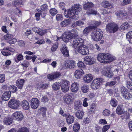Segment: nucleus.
Listing matches in <instances>:
<instances>
[{
    "label": "nucleus",
    "instance_id": "9d476101",
    "mask_svg": "<svg viewBox=\"0 0 132 132\" xmlns=\"http://www.w3.org/2000/svg\"><path fill=\"white\" fill-rule=\"evenodd\" d=\"M69 83V81L67 80H62L61 82V89L63 92L66 93L69 89L68 85Z\"/></svg>",
    "mask_w": 132,
    "mask_h": 132
},
{
    "label": "nucleus",
    "instance_id": "f704fd0d",
    "mask_svg": "<svg viewBox=\"0 0 132 132\" xmlns=\"http://www.w3.org/2000/svg\"><path fill=\"white\" fill-rule=\"evenodd\" d=\"M61 86V84L59 82L55 83L52 86L53 89L54 90H57L59 89Z\"/></svg>",
    "mask_w": 132,
    "mask_h": 132
},
{
    "label": "nucleus",
    "instance_id": "338daca9",
    "mask_svg": "<svg viewBox=\"0 0 132 132\" xmlns=\"http://www.w3.org/2000/svg\"><path fill=\"white\" fill-rule=\"evenodd\" d=\"M53 74L55 79L58 78L61 75L60 73V72H56L53 73Z\"/></svg>",
    "mask_w": 132,
    "mask_h": 132
},
{
    "label": "nucleus",
    "instance_id": "603ef678",
    "mask_svg": "<svg viewBox=\"0 0 132 132\" xmlns=\"http://www.w3.org/2000/svg\"><path fill=\"white\" fill-rule=\"evenodd\" d=\"M13 38V36L12 35L8 33L4 35V39L6 40H7Z\"/></svg>",
    "mask_w": 132,
    "mask_h": 132
},
{
    "label": "nucleus",
    "instance_id": "de8ad7c7",
    "mask_svg": "<svg viewBox=\"0 0 132 132\" xmlns=\"http://www.w3.org/2000/svg\"><path fill=\"white\" fill-rule=\"evenodd\" d=\"M71 35H73V38H74L78 35V33L76 29H74L72 30Z\"/></svg>",
    "mask_w": 132,
    "mask_h": 132
},
{
    "label": "nucleus",
    "instance_id": "4c0bfd02",
    "mask_svg": "<svg viewBox=\"0 0 132 132\" xmlns=\"http://www.w3.org/2000/svg\"><path fill=\"white\" fill-rule=\"evenodd\" d=\"M8 89L9 90L8 92H10L11 93H14L17 90V87L13 85L10 86L8 87Z\"/></svg>",
    "mask_w": 132,
    "mask_h": 132
},
{
    "label": "nucleus",
    "instance_id": "e433bc0d",
    "mask_svg": "<svg viewBox=\"0 0 132 132\" xmlns=\"http://www.w3.org/2000/svg\"><path fill=\"white\" fill-rule=\"evenodd\" d=\"M126 38L129 42L132 44V31L128 32L127 34Z\"/></svg>",
    "mask_w": 132,
    "mask_h": 132
},
{
    "label": "nucleus",
    "instance_id": "49530a36",
    "mask_svg": "<svg viewBox=\"0 0 132 132\" xmlns=\"http://www.w3.org/2000/svg\"><path fill=\"white\" fill-rule=\"evenodd\" d=\"M110 104L113 106L116 107L117 105L118 102L114 98H112L110 102Z\"/></svg>",
    "mask_w": 132,
    "mask_h": 132
},
{
    "label": "nucleus",
    "instance_id": "423d86ee",
    "mask_svg": "<svg viewBox=\"0 0 132 132\" xmlns=\"http://www.w3.org/2000/svg\"><path fill=\"white\" fill-rule=\"evenodd\" d=\"M121 90V94L123 98L126 100H129L132 97V95L125 87H122Z\"/></svg>",
    "mask_w": 132,
    "mask_h": 132
},
{
    "label": "nucleus",
    "instance_id": "6e6552de",
    "mask_svg": "<svg viewBox=\"0 0 132 132\" xmlns=\"http://www.w3.org/2000/svg\"><path fill=\"white\" fill-rule=\"evenodd\" d=\"M84 42L83 40L80 38H76L73 41V46L77 50L78 48V47L83 45Z\"/></svg>",
    "mask_w": 132,
    "mask_h": 132
},
{
    "label": "nucleus",
    "instance_id": "6e6d98bb",
    "mask_svg": "<svg viewBox=\"0 0 132 132\" xmlns=\"http://www.w3.org/2000/svg\"><path fill=\"white\" fill-rule=\"evenodd\" d=\"M107 67L104 68L102 71V74L104 76L107 77Z\"/></svg>",
    "mask_w": 132,
    "mask_h": 132
},
{
    "label": "nucleus",
    "instance_id": "f3484780",
    "mask_svg": "<svg viewBox=\"0 0 132 132\" xmlns=\"http://www.w3.org/2000/svg\"><path fill=\"white\" fill-rule=\"evenodd\" d=\"M3 50L4 51H2L1 53L3 55L5 56L9 55L11 54L10 52H9L8 51L13 52L14 51L13 49L8 47L4 48Z\"/></svg>",
    "mask_w": 132,
    "mask_h": 132
},
{
    "label": "nucleus",
    "instance_id": "0eeeda50",
    "mask_svg": "<svg viewBox=\"0 0 132 132\" xmlns=\"http://www.w3.org/2000/svg\"><path fill=\"white\" fill-rule=\"evenodd\" d=\"M118 26L116 23L112 22L109 23L108 24V29L110 33H115L118 31Z\"/></svg>",
    "mask_w": 132,
    "mask_h": 132
},
{
    "label": "nucleus",
    "instance_id": "37998d69",
    "mask_svg": "<svg viewBox=\"0 0 132 132\" xmlns=\"http://www.w3.org/2000/svg\"><path fill=\"white\" fill-rule=\"evenodd\" d=\"M126 87L131 90L132 88V82L130 81H126Z\"/></svg>",
    "mask_w": 132,
    "mask_h": 132
},
{
    "label": "nucleus",
    "instance_id": "69168bd1",
    "mask_svg": "<svg viewBox=\"0 0 132 132\" xmlns=\"http://www.w3.org/2000/svg\"><path fill=\"white\" fill-rule=\"evenodd\" d=\"M47 78L48 79L50 80H52L55 79L53 73L48 75L47 76Z\"/></svg>",
    "mask_w": 132,
    "mask_h": 132
},
{
    "label": "nucleus",
    "instance_id": "58836bf2",
    "mask_svg": "<svg viewBox=\"0 0 132 132\" xmlns=\"http://www.w3.org/2000/svg\"><path fill=\"white\" fill-rule=\"evenodd\" d=\"M89 87L88 86L84 85L81 87V89L82 91L84 93H86L88 91Z\"/></svg>",
    "mask_w": 132,
    "mask_h": 132
},
{
    "label": "nucleus",
    "instance_id": "dca6fc26",
    "mask_svg": "<svg viewBox=\"0 0 132 132\" xmlns=\"http://www.w3.org/2000/svg\"><path fill=\"white\" fill-rule=\"evenodd\" d=\"M75 62L73 60H67L65 61L64 64L65 67L67 68H74L75 67Z\"/></svg>",
    "mask_w": 132,
    "mask_h": 132
},
{
    "label": "nucleus",
    "instance_id": "5fc2aeb1",
    "mask_svg": "<svg viewBox=\"0 0 132 132\" xmlns=\"http://www.w3.org/2000/svg\"><path fill=\"white\" fill-rule=\"evenodd\" d=\"M28 130L26 127H22L19 129L17 132H28Z\"/></svg>",
    "mask_w": 132,
    "mask_h": 132
},
{
    "label": "nucleus",
    "instance_id": "a211bd4d",
    "mask_svg": "<svg viewBox=\"0 0 132 132\" xmlns=\"http://www.w3.org/2000/svg\"><path fill=\"white\" fill-rule=\"evenodd\" d=\"M79 88V84L78 83L75 82L72 84L70 90L73 92L76 93L78 91Z\"/></svg>",
    "mask_w": 132,
    "mask_h": 132
},
{
    "label": "nucleus",
    "instance_id": "864d4df0",
    "mask_svg": "<svg viewBox=\"0 0 132 132\" xmlns=\"http://www.w3.org/2000/svg\"><path fill=\"white\" fill-rule=\"evenodd\" d=\"M107 54L105 53H101L98 54L97 58H105L107 57Z\"/></svg>",
    "mask_w": 132,
    "mask_h": 132
},
{
    "label": "nucleus",
    "instance_id": "1a4fd4ad",
    "mask_svg": "<svg viewBox=\"0 0 132 132\" xmlns=\"http://www.w3.org/2000/svg\"><path fill=\"white\" fill-rule=\"evenodd\" d=\"M73 35H71V32L70 31H66L62 36L63 40L65 42H68L70 40L73 38Z\"/></svg>",
    "mask_w": 132,
    "mask_h": 132
},
{
    "label": "nucleus",
    "instance_id": "2f4dec72",
    "mask_svg": "<svg viewBox=\"0 0 132 132\" xmlns=\"http://www.w3.org/2000/svg\"><path fill=\"white\" fill-rule=\"evenodd\" d=\"M13 120L9 117H5L4 120V123L6 125H9L11 124Z\"/></svg>",
    "mask_w": 132,
    "mask_h": 132
},
{
    "label": "nucleus",
    "instance_id": "bb28decb",
    "mask_svg": "<svg viewBox=\"0 0 132 132\" xmlns=\"http://www.w3.org/2000/svg\"><path fill=\"white\" fill-rule=\"evenodd\" d=\"M81 102L80 101H76L74 102V109L76 110H79L81 105Z\"/></svg>",
    "mask_w": 132,
    "mask_h": 132
},
{
    "label": "nucleus",
    "instance_id": "20e7f679",
    "mask_svg": "<svg viewBox=\"0 0 132 132\" xmlns=\"http://www.w3.org/2000/svg\"><path fill=\"white\" fill-rule=\"evenodd\" d=\"M103 81V80L102 78H99L95 79L91 83V87L94 89L98 88Z\"/></svg>",
    "mask_w": 132,
    "mask_h": 132
},
{
    "label": "nucleus",
    "instance_id": "052dcab7",
    "mask_svg": "<svg viewBox=\"0 0 132 132\" xmlns=\"http://www.w3.org/2000/svg\"><path fill=\"white\" fill-rule=\"evenodd\" d=\"M29 62L27 61H24L21 64L24 67H27L29 65Z\"/></svg>",
    "mask_w": 132,
    "mask_h": 132
},
{
    "label": "nucleus",
    "instance_id": "8fccbe9b",
    "mask_svg": "<svg viewBox=\"0 0 132 132\" xmlns=\"http://www.w3.org/2000/svg\"><path fill=\"white\" fill-rule=\"evenodd\" d=\"M58 45V44L57 42H56L54 43L51 47V51L52 52L55 51L57 48Z\"/></svg>",
    "mask_w": 132,
    "mask_h": 132
},
{
    "label": "nucleus",
    "instance_id": "13d9d810",
    "mask_svg": "<svg viewBox=\"0 0 132 132\" xmlns=\"http://www.w3.org/2000/svg\"><path fill=\"white\" fill-rule=\"evenodd\" d=\"M5 80V75L4 74H0V83L3 82Z\"/></svg>",
    "mask_w": 132,
    "mask_h": 132
},
{
    "label": "nucleus",
    "instance_id": "774afa93",
    "mask_svg": "<svg viewBox=\"0 0 132 132\" xmlns=\"http://www.w3.org/2000/svg\"><path fill=\"white\" fill-rule=\"evenodd\" d=\"M90 110L91 111H94L96 109V106L95 104H93L90 105Z\"/></svg>",
    "mask_w": 132,
    "mask_h": 132
},
{
    "label": "nucleus",
    "instance_id": "c9c22d12",
    "mask_svg": "<svg viewBox=\"0 0 132 132\" xmlns=\"http://www.w3.org/2000/svg\"><path fill=\"white\" fill-rule=\"evenodd\" d=\"M130 26L128 24V23L125 22L123 23L120 26V28L121 29L125 30L128 29L130 27Z\"/></svg>",
    "mask_w": 132,
    "mask_h": 132
},
{
    "label": "nucleus",
    "instance_id": "3c124183",
    "mask_svg": "<svg viewBox=\"0 0 132 132\" xmlns=\"http://www.w3.org/2000/svg\"><path fill=\"white\" fill-rule=\"evenodd\" d=\"M50 12L52 15H54L57 13L56 10L55 8H52L50 10Z\"/></svg>",
    "mask_w": 132,
    "mask_h": 132
},
{
    "label": "nucleus",
    "instance_id": "680f3d73",
    "mask_svg": "<svg viewBox=\"0 0 132 132\" xmlns=\"http://www.w3.org/2000/svg\"><path fill=\"white\" fill-rule=\"evenodd\" d=\"M17 42V40L15 38H13L8 41V43L10 44H15Z\"/></svg>",
    "mask_w": 132,
    "mask_h": 132
},
{
    "label": "nucleus",
    "instance_id": "a18cd8bd",
    "mask_svg": "<svg viewBox=\"0 0 132 132\" xmlns=\"http://www.w3.org/2000/svg\"><path fill=\"white\" fill-rule=\"evenodd\" d=\"M122 48L126 50V51L128 54H129L132 53V48L130 47H127L123 46Z\"/></svg>",
    "mask_w": 132,
    "mask_h": 132
},
{
    "label": "nucleus",
    "instance_id": "4468645a",
    "mask_svg": "<svg viewBox=\"0 0 132 132\" xmlns=\"http://www.w3.org/2000/svg\"><path fill=\"white\" fill-rule=\"evenodd\" d=\"M14 119L19 121L21 120L23 118V115L20 112H14L12 116Z\"/></svg>",
    "mask_w": 132,
    "mask_h": 132
},
{
    "label": "nucleus",
    "instance_id": "cd10ccee",
    "mask_svg": "<svg viewBox=\"0 0 132 132\" xmlns=\"http://www.w3.org/2000/svg\"><path fill=\"white\" fill-rule=\"evenodd\" d=\"M84 62L86 64L91 65L95 63V60L94 58H84Z\"/></svg>",
    "mask_w": 132,
    "mask_h": 132
},
{
    "label": "nucleus",
    "instance_id": "6ab92c4d",
    "mask_svg": "<svg viewBox=\"0 0 132 132\" xmlns=\"http://www.w3.org/2000/svg\"><path fill=\"white\" fill-rule=\"evenodd\" d=\"M60 51L64 56L68 57L69 56V52L66 45H62L60 49Z\"/></svg>",
    "mask_w": 132,
    "mask_h": 132
},
{
    "label": "nucleus",
    "instance_id": "c756f323",
    "mask_svg": "<svg viewBox=\"0 0 132 132\" xmlns=\"http://www.w3.org/2000/svg\"><path fill=\"white\" fill-rule=\"evenodd\" d=\"M46 111V108L45 107H41L38 111L39 114H42L43 117L45 116Z\"/></svg>",
    "mask_w": 132,
    "mask_h": 132
},
{
    "label": "nucleus",
    "instance_id": "f8f14e48",
    "mask_svg": "<svg viewBox=\"0 0 132 132\" xmlns=\"http://www.w3.org/2000/svg\"><path fill=\"white\" fill-rule=\"evenodd\" d=\"M78 47V48L77 50L78 52L81 54L86 55L89 53L87 47L83 44L82 45Z\"/></svg>",
    "mask_w": 132,
    "mask_h": 132
},
{
    "label": "nucleus",
    "instance_id": "ea45409f",
    "mask_svg": "<svg viewBox=\"0 0 132 132\" xmlns=\"http://www.w3.org/2000/svg\"><path fill=\"white\" fill-rule=\"evenodd\" d=\"M80 125L78 123L76 122L74 125L73 129V130L75 132H77L80 129Z\"/></svg>",
    "mask_w": 132,
    "mask_h": 132
},
{
    "label": "nucleus",
    "instance_id": "0e129e2a",
    "mask_svg": "<svg viewBox=\"0 0 132 132\" xmlns=\"http://www.w3.org/2000/svg\"><path fill=\"white\" fill-rule=\"evenodd\" d=\"M87 100L88 99L87 98H85L84 100L82 103V105L86 107L88 105V104L87 102Z\"/></svg>",
    "mask_w": 132,
    "mask_h": 132
},
{
    "label": "nucleus",
    "instance_id": "9b49d317",
    "mask_svg": "<svg viewBox=\"0 0 132 132\" xmlns=\"http://www.w3.org/2000/svg\"><path fill=\"white\" fill-rule=\"evenodd\" d=\"M63 100L66 104L67 105H70L74 101V97L70 95H66L63 97Z\"/></svg>",
    "mask_w": 132,
    "mask_h": 132
},
{
    "label": "nucleus",
    "instance_id": "4d7b16f0",
    "mask_svg": "<svg viewBox=\"0 0 132 132\" xmlns=\"http://www.w3.org/2000/svg\"><path fill=\"white\" fill-rule=\"evenodd\" d=\"M22 1L21 0H17L16 1H14L13 4H14V5L15 6H17L20 5L22 3Z\"/></svg>",
    "mask_w": 132,
    "mask_h": 132
},
{
    "label": "nucleus",
    "instance_id": "393cba45",
    "mask_svg": "<svg viewBox=\"0 0 132 132\" xmlns=\"http://www.w3.org/2000/svg\"><path fill=\"white\" fill-rule=\"evenodd\" d=\"M84 73L83 70H76L75 73V76L76 78L79 79L81 78L82 75Z\"/></svg>",
    "mask_w": 132,
    "mask_h": 132
},
{
    "label": "nucleus",
    "instance_id": "bf43d9fd",
    "mask_svg": "<svg viewBox=\"0 0 132 132\" xmlns=\"http://www.w3.org/2000/svg\"><path fill=\"white\" fill-rule=\"evenodd\" d=\"M97 60L98 61L102 63H106L107 62V60L106 58H97Z\"/></svg>",
    "mask_w": 132,
    "mask_h": 132
},
{
    "label": "nucleus",
    "instance_id": "f03ea898",
    "mask_svg": "<svg viewBox=\"0 0 132 132\" xmlns=\"http://www.w3.org/2000/svg\"><path fill=\"white\" fill-rule=\"evenodd\" d=\"M103 34V32L101 30L97 29L93 31L91 35L92 38L94 40L98 41L102 38Z\"/></svg>",
    "mask_w": 132,
    "mask_h": 132
},
{
    "label": "nucleus",
    "instance_id": "412c9836",
    "mask_svg": "<svg viewBox=\"0 0 132 132\" xmlns=\"http://www.w3.org/2000/svg\"><path fill=\"white\" fill-rule=\"evenodd\" d=\"M25 82V81L23 79H18L16 82V86L18 88L21 89L22 88L24 83Z\"/></svg>",
    "mask_w": 132,
    "mask_h": 132
},
{
    "label": "nucleus",
    "instance_id": "4be33fe9",
    "mask_svg": "<svg viewBox=\"0 0 132 132\" xmlns=\"http://www.w3.org/2000/svg\"><path fill=\"white\" fill-rule=\"evenodd\" d=\"M11 93L10 92H5L3 94L2 97L3 100L7 101L8 100L10 97Z\"/></svg>",
    "mask_w": 132,
    "mask_h": 132
},
{
    "label": "nucleus",
    "instance_id": "c85d7f7f",
    "mask_svg": "<svg viewBox=\"0 0 132 132\" xmlns=\"http://www.w3.org/2000/svg\"><path fill=\"white\" fill-rule=\"evenodd\" d=\"M77 110V111L75 113L76 116L78 119H82L84 116V112L81 109H79Z\"/></svg>",
    "mask_w": 132,
    "mask_h": 132
},
{
    "label": "nucleus",
    "instance_id": "a878e982",
    "mask_svg": "<svg viewBox=\"0 0 132 132\" xmlns=\"http://www.w3.org/2000/svg\"><path fill=\"white\" fill-rule=\"evenodd\" d=\"M94 26H90L85 28L83 31L84 35L85 36L87 35L91 31V30L94 29Z\"/></svg>",
    "mask_w": 132,
    "mask_h": 132
},
{
    "label": "nucleus",
    "instance_id": "f257e3e1",
    "mask_svg": "<svg viewBox=\"0 0 132 132\" xmlns=\"http://www.w3.org/2000/svg\"><path fill=\"white\" fill-rule=\"evenodd\" d=\"M76 13L75 10L71 8L67 10V11H65L64 14L66 17L76 20L79 18L78 15L76 14Z\"/></svg>",
    "mask_w": 132,
    "mask_h": 132
},
{
    "label": "nucleus",
    "instance_id": "b1692460",
    "mask_svg": "<svg viewBox=\"0 0 132 132\" xmlns=\"http://www.w3.org/2000/svg\"><path fill=\"white\" fill-rule=\"evenodd\" d=\"M65 117L66 121L68 124H71L74 122L75 120L74 117L69 114L67 115Z\"/></svg>",
    "mask_w": 132,
    "mask_h": 132
},
{
    "label": "nucleus",
    "instance_id": "7c9ffc66",
    "mask_svg": "<svg viewBox=\"0 0 132 132\" xmlns=\"http://www.w3.org/2000/svg\"><path fill=\"white\" fill-rule=\"evenodd\" d=\"M22 106L23 109L28 110L30 108L29 103L26 100H24L22 101Z\"/></svg>",
    "mask_w": 132,
    "mask_h": 132
},
{
    "label": "nucleus",
    "instance_id": "09e8293b",
    "mask_svg": "<svg viewBox=\"0 0 132 132\" xmlns=\"http://www.w3.org/2000/svg\"><path fill=\"white\" fill-rule=\"evenodd\" d=\"M46 30L45 29H39L38 34L40 35H43L46 33Z\"/></svg>",
    "mask_w": 132,
    "mask_h": 132
},
{
    "label": "nucleus",
    "instance_id": "473e14b6",
    "mask_svg": "<svg viewBox=\"0 0 132 132\" xmlns=\"http://www.w3.org/2000/svg\"><path fill=\"white\" fill-rule=\"evenodd\" d=\"M100 22L98 21H92L89 22L88 23V25L91 26H94V29L96 28L100 24Z\"/></svg>",
    "mask_w": 132,
    "mask_h": 132
},
{
    "label": "nucleus",
    "instance_id": "2eb2a0df",
    "mask_svg": "<svg viewBox=\"0 0 132 132\" xmlns=\"http://www.w3.org/2000/svg\"><path fill=\"white\" fill-rule=\"evenodd\" d=\"M48 10V6L47 5L44 4L41 6L40 9L37 10V11L40 12L41 15L43 14L44 15H45L46 14V11Z\"/></svg>",
    "mask_w": 132,
    "mask_h": 132
},
{
    "label": "nucleus",
    "instance_id": "aec40b11",
    "mask_svg": "<svg viewBox=\"0 0 132 132\" xmlns=\"http://www.w3.org/2000/svg\"><path fill=\"white\" fill-rule=\"evenodd\" d=\"M93 79V75L91 74L86 75L83 77V80L85 82L89 83Z\"/></svg>",
    "mask_w": 132,
    "mask_h": 132
},
{
    "label": "nucleus",
    "instance_id": "ddd939ff",
    "mask_svg": "<svg viewBox=\"0 0 132 132\" xmlns=\"http://www.w3.org/2000/svg\"><path fill=\"white\" fill-rule=\"evenodd\" d=\"M39 102L36 98H32L31 100V107L33 109H37L39 106Z\"/></svg>",
    "mask_w": 132,
    "mask_h": 132
},
{
    "label": "nucleus",
    "instance_id": "e2e57ef3",
    "mask_svg": "<svg viewBox=\"0 0 132 132\" xmlns=\"http://www.w3.org/2000/svg\"><path fill=\"white\" fill-rule=\"evenodd\" d=\"M60 7L62 9V10L66 11L64 7L65 4L63 2H61L59 3Z\"/></svg>",
    "mask_w": 132,
    "mask_h": 132
},
{
    "label": "nucleus",
    "instance_id": "39448f33",
    "mask_svg": "<svg viewBox=\"0 0 132 132\" xmlns=\"http://www.w3.org/2000/svg\"><path fill=\"white\" fill-rule=\"evenodd\" d=\"M20 104V102L18 100L11 99L9 102L8 106L12 109H16L18 108Z\"/></svg>",
    "mask_w": 132,
    "mask_h": 132
},
{
    "label": "nucleus",
    "instance_id": "72a5a7b5",
    "mask_svg": "<svg viewBox=\"0 0 132 132\" xmlns=\"http://www.w3.org/2000/svg\"><path fill=\"white\" fill-rule=\"evenodd\" d=\"M75 10L76 12H80L81 10V6L79 4H76L74 5L72 8Z\"/></svg>",
    "mask_w": 132,
    "mask_h": 132
},
{
    "label": "nucleus",
    "instance_id": "7ed1b4c3",
    "mask_svg": "<svg viewBox=\"0 0 132 132\" xmlns=\"http://www.w3.org/2000/svg\"><path fill=\"white\" fill-rule=\"evenodd\" d=\"M94 6V5L92 3L88 2L85 3L84 5V7L85 9L88 10L87 14H96L97 11L92 9Z\"/></svg>",
    "mask_w": 132,
    "mask_h": 132
},
{
    "label": "nucleus",
    "instance_id": "a19ab883",
    "mask_svg": "<svg viewBox=\"0 0 132 132\" xmlns=\"http://www.w3.org/2000/svg\"><path fill=\"white\" fill-rule=\"evenodd\" d=\"M77 65L79 68H80L82 70H84L86 69V66L84 63L81 61H80L77 63Z\"/></svg>",
    "mask_w": 132,
    "mask_h": 132
},
{
    "label": "nucleus",
    "instance_id": "5701e85b",
    "mask_svg": "<svg viewBox=\"0 0 132 132\" xmlns=\"http://www.w3.org/2000/svg\"><path fill=\"white\" fill-rule=\"evenodd\" d=\"M116 112V113L119 115L123 114L124 111L123 105H119L117 108Z\"/></svg>",
    "mask_w": 132,
    "mask_h": 132
},
{
    "label": "nucleus",
    "instance_id": "79ce46f5",
    "mask_svg": "<svg viewBox=\"0 0 132 132\" xmlns=\"http://www.w3.org/2000/svg\"><path fill=\"white\" fill-rule=\"evenodd\" d=\"M70 23V21L68 19H66L61 23V26L63 27H65L69 25Z\"/></svg>",
    "mask_w": 132,
    "mask_h": 132
},
{
    "label": "nucleus",
    "instance_id": "c03bdc74",
    "mask_svg": "<svg viewBox=\"0 0 132 132\" xmlns=\"http://www.w3.org/2000/svg\"><path fill=\"white\" fill-rule=\"evenodd\" d=\"M115 14L117 16H119L122 15L125 16L126 15V13L124 11L120 10L117 11Z\"/></svg>",
    "mask_w": 132,
    "mask_h": 132
}]
</instances>
